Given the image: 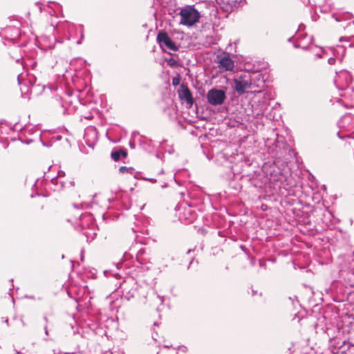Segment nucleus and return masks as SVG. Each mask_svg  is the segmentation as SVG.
Returning a JSON list of instances; mask_svg holds the SVG:
<instances>
[{"label":"nucleus","mask_w":354,"mask_h":354,"mask_svg":"<svg viewBox=\"0 0 354 354\" xmlns=\"http://www.w3.org/2000/svg\"><path fill=\"white\" fill-rule=\"evenodd\" d=\"M324 53L323 50L322 48H318V51L316 53V55L318 57H322V53Z\"/></svg>","instance_id":"obj_14"},{"label":"nucleus","mask_w":354,"mask_h":354,"mask_svg":"<svg viewBox=\"0 0 354 354\" xmlns=\"http://www.w3.org/2000/svg\"><path fill=\"white\" fill-rule=\"evenodd\" d=\"M15 354H23V353H21L20 352H17Z\"/></svg>","instance_id":"obj_20"},{"label":"nucleus","mask_w":354,"mask_h":354,"mask_svg":"<svg viewBox=\"0 0 354 354\" xmlns=\"http://www.w3.org/2000/svg\"><path fill=\"white\" fill-rule=\"evenodd\" d=\"M65 354H70V353H65ZM71 354H75V353H71Z\"/></svg>","instance_id":"obj_21"},{"label":"nucleus","mask_w":354,"mask_h":354,"mask_svg":"<svg viewBox=\"0 0 354 354\" xmlns=\"http://www.w3.org/2000/svg\"><path fill=\"white\" fill-rule=\"evenodd\" d=\"M176 104H172V110L174 111L175 113H177V109H176Z\"/></svg>","instance_id":"obj_17"},{"label":"nucleus","mask_w":354,"mask_h":354,"mask_svg":"<svg viewBox=\"0 0 354 354\" xmlns=\"http://www.w3.org/2000/svg\"><path fill=\"white\" fill-rule=\"evenodd\" d=\"M344 30V35L339 37L340 42H346L349 47L354 46V21H349L346 25H342Z\"/></svg>","instance_id":"obj_3"},{"label":"nucleus","mask_w":354,"mask_h":354,"mask_svg":"<svg viewBox=\"0 0 354 354\" xmlns=\"http://www.w3.org/2000/svg\"><path fill=\"white\" fill-rule=\"evenodd\" d=\"M122 153L123 156H124V157L127 156V152L122 151Z\"/></svg>","instance_id":"obj_18"},{"label":"nucleus","mask_w":354,"mask_h":354,"mask_svg":"<svg viewBox=\"0 0 354 354\" xmlns=\"http://www.w3.org/2000/svg\"><path fill=\"white\" fill-rule=\"evenodd\" d=\"M120 151H113L111 153V158L115 160L118 161L120 158Z\"/></svg>","instance_id":"obj_11"},{"label":"nucleus","mask_w":354,"mask_h":354,"mask_svg":"<svg viewBox=\"0 0 354 354\" xmlns=\"http://www.w3.org/2000/svg\"><path fill=\"white\" fill-rule=\"evenodd\" d=\"M332 17L337 21L340 24V26L342 24L344 26L349 21L353 20V15L348 12H337L333 14Z\"/></svg>","instance_id":"obj_8"},{"label":"nucleus","mask_w":354,"mask_h":354,"mask_svg":"<svg viewBox=\"0 0 354 354\" xmlns=\"http://www.w3.org/2000/svg\"><path fill=\"white\" fill-rule=\"evenodd\" d=\"M17 80H18V82H19V84H21V82H20V75H18Z\"/></svg>","instance_id":"obj_19"},{"label":"nucleus","mask_w":354,"mask_h":354,"mask_svg":"<svg viewBox=\"0 0 354 354\" xmlns=\"http://www.w3.org/2000/svg\"><path fill=\"white\" fill-rule=\"evenodd\" d=\"M172 84L174 86H177V77H174L172 80Z\"/></svg>","instance_id":"obj_16"},{"label":"nucleus","mask_w":354,"mask_h":354,"mask_svg":"<svg viewBox=\"0 0 354 354\" xmlns=\"http://www.w3.org/2000/svg\"><path fill=\"white\" fill-rule=\"evenodd\" d=\"M178 15L180 17V24L188 28L198 23L201 17L200 12L194 6L187 5L180 9Z\"/></svg>","instance_id":"obj_1"},{"label":"nucleus","mask_w":354,"mask_h":354,"mask_svg":"<svg viewBox=\"0 0 354 354\" xmlns=\"http://www.w3.org/2000/svg\"><path fill=\"white\" fill-rule=\"evenodd\" d=\"M234 89L240 95L243 94L247 89H252L258 87L252 82V76L250 74H245L234 79Z\"/></svg>","instance_id":"obj_2"},{"label":"nucleus","mask_w":354,"mask_h":354,"mask_svg":"<svg viewBox=\"0 0 354 354\" xmlns=\"http://www.w3.org/2000/svg\"><path fill=\"white\" fill-rule=\"evenodd\" d=\"M335 62H336V59L335 57H330L328 59V63L330 65H333L335 64Z\"/></svg>","instance_id":"obj_12"},{"label":"nucleus","mask_w":354,"mask_h":354,"mask_svg":"<svg viewBox=\"0 0 354 354\" xmlns=\"http://www.w3.org/2000/svg\"><path fill=\"white\" fill-rule=\"evenodd\" d=\"M164 61L167 63L168 66L171 68H177V61L173 57L165 58Z\"/></svg>","instance_id":"obj_10"},{"label":"nucleus","mask_w":354,"mask_h":354,"mask_svg":"<svg viewBox=\"0 0 354 354\" xmlns=\"http://www.w3.org/2000/svg\"><path fill=\"white\" fill-rule=\"evenodd\" d=\"M157 41L161 48L165 51L167 50L171 51L177 50V46L176 44L173 42L167 34L164 32H160L158 34Z\"/></svg>","instance_id":"obj_5"},{"label":"nucleus","mask_w":354,"mask_h":354,"mask_svg":"<svg viewBox=\"0 0 354 354\" xmlns=\"http://www.w3.org/2000/svg\"><path fill=\"white\" fill-rule=\"evenodd\" d=\"M178 351L186 352L187 348L185 346H178Z\"/></svg>","instance_id":"obj_15"},{"label":"nucleus","mask_w":354,"mask_h":354,"mask_svg":"<svg viewBox=\"0 0 354 354\" xmlns=\"http://www.w3.org/2000/svg\"><path fill=\"white\" fill-rule=\"evenodd\" d=\"M351 77L347 71H341L337 74L335 79V84L337 88L344 90L348 88V84L350 82Z\"/></svg>","instance_id":"obj_7"},{"label":"nucleus","mask_w":354,"mask_h":354,"mask_svg":"<svg viewBox=\"0 0 354 354\" xmlns=\"http://www.w3.org/2000/svg\"><path fill=\"white\" fill-rule=\"evenodd\" d=\"M129 168L127 167H120L119 170L121 173H125V172H127L129 171Z\"/></svg>","instance_id":"obj_13"},{"label":"nucleus","mask_w":354,"mask_h":354,"mask_svg":"<svg viewBox=\"0 0 354 354\" xmlns=\"http://www.w3.org/2000/svg\"><path fill=\"white\" fill-rule=\"evenodd\" d=\"M178 97L182 104H185L186 108H190L194 103V100L190 91L184 84L180 86V90L178 91Z\"/></svg>","instance_id":"obj_6"},{"label":"nucleus","mask_w":354,"mask_h":354,"mask_svg":"<svg viewBox=\"0 0 354 354\" xmlns=\"http://www.w3.org/2000/svg\"><path fill=\"white\" fill-rule=\"evenodd\" d=\"M226 97L225 93L219 89L212 88L207 93V102L213 106L221 105Z\"/></svg>","instance_id":"obj_4"},{"label":"nucleus","mask_w":354,"mask_h":354,"mask_svg":"<svg viewBox=\"0 0 354 354\" xmlns=\"http://www.w3.org/2000/svg\"><path fill=\"white\" fill-rule=\"evenodd\" d=\"M218 66L223 70L231 71L234 69V63L228 55H225L219 59Z\"/></svg>","instance_id":"obj_9"}]
</instances>
